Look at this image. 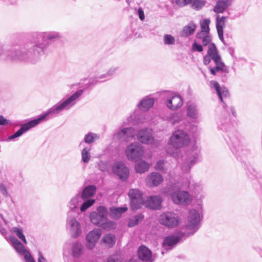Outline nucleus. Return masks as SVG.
Here are the masks:
<instances>
[{
	"label": "nucleus",
	"mask_w": 262,
	"mask_h": 262,
	"mask_svg": "<svg viewBox=\"0 0 262 262\" xmlns=\"http://www.w3.org/2000/svg\"><path fill=\"white\" fill-rule=\"evenodd\" d=\"M154 99L148 96L142 99L137 104V106L141 110L147 111L154 105Z\"/></svg>",
	"instance_id": "a878e982"
},
{
	"label": "nucleus",
	"mask_w": 262,
	"mask_h": 262,
	"mask_svg": "<svg viewBox=\"0 0 262 262\" xmlns=\"http://www.w3.org/2000/svg\"><path fill=\"white\" fill-rule=\"evenodd\" d=\"M162 119L173 125L180 121V116L178 113H169L162 116Z\"/></svg>",
	"instance_id": "473e14b6"
},
{
	"label": "nucleus",
	"mask_w": 262,
	"mask_h": 262,
	"mask_svg": "<svg viewBox=\"0 0 262 262\" xmlns=\"http://www.w3.org/2000/svg\"><path fill=\"white\" fill-rule=\"evenodd\" d=\"M39 256L38 258V262H47L46 259L45 257L41 255V253L39 252Z\"/></svg>",
	"instance_id": "e2e57ef3"
},
{
	"label": "nucleus",
	"mask_w": 262,
	"mask_h": 262,
	"mask_svg": "<svg viewBox=\"0 0 262 262\" xmlns=\"http://www.w3.org/2000/svg\"><path fill=\"white\" fill-rule=\"evenodd\" d=\"M190 179L187 180V181L181 184V187L184 189L188 188L190 187Z\"/></svg>",
	"instance_id": "bf43d9fd"
},
{
	"label": "nucleus",
	"mask_w": 262,
	"mask_h": 262,
	"mask_svg": "<svg viewBox=\"0 0 262 262\" xmlns=\"http://www.w3.org/2000/svg\"><path fill=\"white\" fill-rule=\"evenodd\" d=\"M228 5L229 2L228 1H219L214 7L213 11L217 13H223Z\"/></svg>",
	"instance_id": "f704fd0d"
},
{
	"label": "nucleus",
	"mask_w": 262,
	"mask_h": 262,
	"mask_svg": "<svg viewBox=\"0 0 262 262\" xmlns=\"http://www.w3.org/2000/svg\"><path fill=\"white\" fill-rule=\"evenodd\" d=\"M211 40V36L208 34L205 37H204V38L202 40V42L204 46H206L207 45H209L210 42Z\"/></svg>",
	"instance_id": "5fc2aeb1"
},
{
	"label": "nucleus",
	"mask_w": 262,
	"mask_h": 262,
	"mask_svg": "<svg viewBox=\"0 0 262 262\" xmlns=\"http://www.w3.org/2000/svg\"><path fill=\"white\" fill-rule=\"evenodd\" d=\"M91 147H85L81 150V160L84 163H88L91 159Z\"/></svg>",
	"instance_id": "e433bc0d"
},
{
	"label": "nucleus",
	"mask_w": 262,
	"mask_h": 262,
	"mask_svg": "<svg viewBox=\"0 0 262 262\" xmlns=\"http://www.w3.org/2000/svg\"><path fill=\"white\" fill-rule=\"evenodd\" d=\"M200 215L195 209L190 210L187 219V224L181 228L176 235H171L165 237L162 243V254L171 250L183 238L193 235L200 228Z\"/></svg>",
	"instance_id": "7ed1b4c3"
},
{
	"label": "nucleus",
	"mask_w": 262,
	"mask_h": 262,
	"mask_svg": "<svg viewBox=\"0 0 262 262\" xmlns=\"http://www.w3.org/2000/svg\"><path fill=\"white\" fill-rule=\"evenodd\" d=\"M138 256L139 258L145 262H152V252L151 250L145 246H141L138 249ZM106 262H137L135 258H130L129 261L124 259H118L116 256H112L108 258Z\"/></svg>",
	"instance_id": "39448f33"
},
{
	"label": "nucleus",
	"mask_w": 262,
	"mask_h": 262,
	"mask_svg": "<svg viewBox=\"0 0 262 262\" xmlns=\"http://www.w3.org/2000/svg\"><path fill=\"white\" fill-rule=\"evenodd\" d=\"M187 115L192 119L199 118V114L197 106L194 103H188L187 106Z\"/></svg>",
	"instance_id": "7c9ffc66"
},
{
	"label": "nucleus",
	"mask_w": 262,
	"mask_h": 262,
	"mask_svg": "<svg viewBox=\"0 0 262 262\" xmlns=\"http://www.w3.org/2000/svg\"><path fill=\"white\" fill-rule=\"evenodd\" d=\"M144 218L143 215L142 214H138L135 216H133L129 219L128 226L129 227H132L137 225L140 222H141Z\"/></svg>",
	"instance_id": "58836bf2"
},
{
	"label": "nucleus",
	"mask_w": 262,
	"mask_h": 262,
	"mask_svg": "<svg viewBox=\"0 0 262 262\" xmlns=\"http://www.w3.org/2000/svg\"><path fill=\"white\" fill-rule=\"evenodd\" d=\"M100 170L102 171H107L110 167V164L107 161H100L98 164Z\"/></svg>",
	"instance_id": "8fccbe9b"
},
{
	"label": "nucleus",
	"mask_w": 262,
	"mask_h": 262,
	"mask_svg": "<svg viewBox=\"0 0 262 262\" xmlns=\"http://www.w3.org/2000/svg\"><path fill=\"white\" fill-rule=\"evenodd\" d=\"M100 136L99 135L90 132L84 136L83 141L86 143L91 144L94 143L96 140H98Z\"/></svg>",
	"instance_id": "c9c22d12"
},
{
	"label": "nucleus",
	"mask_w": 262,
	"mask_h": 262,
	"mask_svg": "<svg viewBox=\"0 0 262 262\" xmlns=\"http://www.w3.org/2000/svg\"><path fill=\"white\" fill-rule=\"evenodd\" d=\"M136 134L134 128L125 127L115 133L114 136L121 141L128 142L135 138Z\"/></svg>",
	"instance_id": "f3484780"
},
{
	"label": "nucleus",
	"mask_w": 262,
	"mask_h": 262,
	"mask_svg": "<svg viewBox=\"0 0 262 262\" xmlns=\"http://www.w3.org/2000/svg\"><path fill=\"white\" fill-rule=\"evenodd\" d=\"M163 180V176L156 172L148 174L146 178V183L149 187H154L159 185Z\"/></svg>",
	"instance_id": "4be33fe9"
},
{
	"label": "nucleus",
	"mask_w": 262,
	"mask_h": 262,
	"mask_svg": "<svg viewBox=\"0 0 262 262\" xmlns=\"http://www.w3.org/2000/svg\"><path fill=\"white\" fill-rule=\"evenodd\" d=\"M167 153L171 155L172 156H173V157L174 158H177L178 156V153L177 152V151L176 152H172L170 149L168 148L167 149V151H166Z\"/></svg>",
	"instance_id": "052dcab7"
},
{
	"label": "nucleus",
	"mask_w": 262,
	"mask_h": 262,
	"mask_svg": "<svg viewBox=\"0 0 262 262\" xmlns=\"http://www.w3.org/2000/svg\"><path fill=\"white\" fill-rule=\"evenodd\" d=\"M136 136L138 140L143 144H152L154 140L151 129H141L138 132Z\"/></svg>",
	"instance_id": "6ab92c4d"
},
{
	"label": "nucleus",
	"mask_w": 262,
	"mask_h": 262,
	"mask_svg": "<svg viewBox=\"0 0 262 262\" xmlns=\"http://www.w3.org/2000/svg\"><path fill=\"white\" fill-rule=\"evenodd\" d=\"M144 153L143 147L137 142L128 145L125 150V155L127 159L135 162L141 159Z\"/></svg>",
	"instance_id": "9d476101"
},
{
	"label": "nucleus",
	"mask_w": 262,
	"mask_h": 262,
	"mask_svg": "<svg viewBox=\"0 0 262 262\" xmlns=\"http://www.w3.org/2000/svg\"><path fill=\"white\" fill-rule=\"evenodd\" d=\"M192 191L197 199L201 200L205 196L203 185L200 183H194L192 185Z\"/></svg>",
	"instance_id": "cd10ccee"
},
{
	"label": "nucleus",
	"mask_w": 262,
	"mask_h": 262,
	"mask_svg": "<svg viewBox=\"0 0 262 262\" xmlns=\"http://www.w3.org/2000/svg\"><path fill=\"white\" fill-rule=\"evenodd\" d=\"M260 255L262 257V250H260L259 252Z\"/></svg>",
	"instance_id": "774afa93"
},
{
	"label": "nucleus",
	"mask_w": 262,
	"mask_h": 262,
	"mask_svg": "<svg viewBox=\"0 0 262 262\" xmlns=\"http://www.w3.org/2000/svg\"><path fill=\"white\" fill-rule=\"evenodd\" d=\"M100 227H102L105 230L108 231L115 229L116 227V224L115 222L108 221L106 219L105 221L102 223Z\"/></svg>",
	"instance_id": "79ce46f5"
},
{
	"label": "nucleus",
	"mask_w": 262,
	"mask_h": 262,
	"mask_svg": "<svg viewBox=\"0 0 262 262\" xmlns=\"http://www.w3.org/2000/svg\"><path fill=\"white\" fill-rule=\"evenodd\" d=\"M66 228L70 233L72 236L76 237L81 233V225L71 212H68Z\"/></svg>",
	"instance_id": "ddd939ff"
},
{
	"label": "nucleus",
	"mask_w": 262,
	"mask_h": 262,
	"mask_svg": "<svg viewBox=\"0 0 262 262\" xmlns=\"http://www.w3.org/2000/svg\"><path fill=\"white\" fill-rule=\"evenodd\" d=\"M137 14L141 20H143L145 18L144 13L142 8H139L137 11Z\"/></svg>",
	"instance_id": "6e6d98bb"
},
{
	"label": "nucleus",
	"mask_w": 262,
	"mask_h": 262,
	"mask_svg": "<svg viewBox=\"0 0 262 262\" xmlns=\"http://www.w3.org/2000/svg\"><path fill=\"white\" fill-rule=\"evenodd\" d=\"M149 164L144 160L137 162L135 166L136 171L139 173H143L147 171L149 168Z\"/></svg>",
	"instance_id": "72a5a7b5"
},
{
	"label": "nucleus",
	"mask_w": 262,
	"mask_h": 262,
	"mask_svg": "<svg viewBox=\"0 0 262 262\" xmlns=\"http://www.w3.org/2000/svg\"><path fill=\"white\" fill-rule=\"evenodd\" d=\"M128 195L132 209H138L144 204L145 201L143 197V194L138 189H130L128 192Z\"/></svg>",
	"instance_id": "f8f14e48"
},
{
	"label": "nucleus",
	"mask_w": 262,
	"mask_h": 262,
	"mask_svg": "<svg viewBox=\"0 0 262 262\" xmlns=\"http://www.w3.org/2000/svg\"><path fill=\"white\" fill-rule=\"evenodd\" d=\"M211 57L206 55L203 58V63L205 65H208L210 62Z\"/></svg>",
	"instance_id": "13d9d810"
},
{
	"label": "nucleus",
	"mask_w": 262,
	"mask_h": 262,
	"mask_svg": "<svg viewBox=\"0 0 262 262\" xmlns=\"http://www.w3.org/2000/svg\"><path fill=\"white\" fill-rule=\"evenodd\" d=\"M196 28V25L192 22H190L185 26L181 33L182 37H187L194 33Z\"/></svg>",
	"instance_id": "c85d7f7f"
},
{
	"label": "nucleus",
	"mask_w": 262,
	"mask_h": 262,
	"mask_svg": "<svg viewBox=\"0 0 262 262\" xmlns=\"http://www.w3.org/2000/svg\"><path fill=\"white\" fill-rule=\"evenodd\" d=\"M219 128L227 130L231 126L230 119L228 116L222 117L217 121Z\"/></svg>",
	"instance_id": "2f4dec72"
},
{
	"label": "nucleus",
	"mask_w": 262,
	"mask_h": 262,
	"mask_svg": "<svg viewBox=\"0 0 262 262\" xmlns=\"http://www.w3.org/2000/svg\"><path fill=\"white\" fill-rule=\"evenodd\" d=\"M226 17H220L217 16L216 18V27L217 29V31H223V26L225 24Z\"/></svg>",
	"instance_id": "a18cd8bd"
},
{
	"label": "nucleus",
	"mask_w": 262,
	"mask_h": 262,
	"mask_svg": "<svg viewBox=\"0 0 262 262\" xmlns=\"http://www.w3.org/2000/svg\"><path fill=\"white\" fill-rule=\"evenodd\" d=\"M217 33H218V35H219V37L220 39L221 40H222V41H223V40H224L223 31H221V32L217 31Z\"/></svg>",
	"instance_id": "0e129e2a"
},
{
	"label": "nucleus",
	"mask_w": 262,
	"mask_h": 262,
	"mask_svg": "<svg viewBox=\"0 0 262 262\" xmlns=\"http://www.w3.org/2000/svg\"><path fill=\"white\" fill-rule=\"evenodd\" d=\"M83 247L79 243H75L72 247V254L75 257H79L82 253Z\"/></svg>",
	"instance_id": "4c0bfd02"
},
{
	"label": "nucleus",
	"mask_w": 262,
	"mask_h": 262,
	"mask_svg": "<svg viewBox=\"0 0 262 262\" xmlns=\"http://www.w3.org/2000/svg\"><path fill=\"white\" fill-rule=\"evenodd\" d=\"M102 240L109 247H113L116 243V237L114 235L112 234L105 235Z\"/></svg>",
	"instance_id": "ea45409f"
},
{
	"label": "nucleus",
	"mask_w": 262,
	"mask_h": 262,
	"mask_svg": "<svg viewBox=\"0 0 262 262\" xmlns=\"http://www.w3.org/2000/svg\"><path fill=\"white\" fill-rule=\"evenodd\" d=\"M83 93V90H77L69 98L63 101H59L50 108L47 110L37 118L22 124L19 130L15 134L8 137V140H12L15 138L21 136L24 133L27 132L31 128L35 127L40 122L46 120L48 116L54 117L58 116L62 111L69 110L76 104Z\"/></svg>",
	"instance_id": "f03ea898"
},
{
	"label": "nucleus",
	"mask_w": 262,
	"mask_h": 262,
	"mask_svg": "<svg viewBox=\"0 0 262 262\" xmlns=\"http://www.w3.org/2000/svg\"><path fill=\"white\" fill-rule=\"evenodd\" d=\"M190 141V137L186 131L177 129L172 133L168 143L174 148L178 149L187 146Z\"/></svg>",
	"instance_id": "423d86ee"
},
{
	"label": "nucleus",
	"mask_w": 262,
	"mask_h": 262,
	"mask_svg": "<svg viewBox=\"0 0 262 262\" xmlns=\"http://www.w3.org/2000/svg\"><path fill=\"white\" fill-rule=\"evenodd\" d=\"M172 201L176 204L188 205L192 201V197L187 191L178 190L171 194Z\"/></svg>",
	"instance_id": "2eb2a0df"
},
{
	"label": "nucleus",
	"mask_w": 262,
	"mask_h": 262,
	"mask_svg": "<svg viewBox=\"0 0 262 262\" xmlns=\"http://www.w3.org/2000/svg\"><path fill=\"white\" fill-rule=\"evenodd\" d=\"M155 169L162 172H165L166 169L165 167V161L163 160L158 161L155 164Z\"/></svg>",
	"instance_id": "de8ad7c7"
},
{
	"label": "nucleus",
	"mask_w": 262,
	"mask_h": 262,
	"mask_svg": "<svg viewBox=\"0 0 262 262\" xmlns=\"http://www.w3.org/2000/svg\"><path fill=\"white\" fill-rule=\"evenodd\" d=\"M183 104V99L179 94H173L165 101V104L169 110L176 111L179 109Z\"/></svg>",
	"instance_id": "a211bd4d"
},
{
	"label": "nucleus",
	"mask_w": 262,
	"mask_h": 262,
	"mask_svg": "<svg viewBox=\"0 0 262 262\" xmlns=\"http://www.w3.org/2000/svg\"><path fill=\"white\" fill-rule=\"evenodd\" d=\"M0 193L5 196L8 197L9 196L8 191L3 184H0Z\"/></svg>",
	"instance_id": "864d4df0"
},
{
	"label": "nucleus",
	"mask_w": 262,
	"mask_h": 262,
	"mask_svg": "<svg viewBox=\"0 0 262 262\" xmlns=\"http://www.w3.org/2000/svg\"><path fill=\"white\" fill-rule=\"evenodd\" d=\"M117 70L118 67H112L106 73L102 74L95 78L84 79L83 80V83L84 85V89H88L98 82H102L110 79Z\"/></svg>",
	"instance_id": "9b49d317"
},
{
	"label": "nucleus",
	"mask_w": 262,
	"mask_h": 262,
	"mask_svg": "<svg viewBox=\"0 0 262 262\" xmlns=\"http://www.w3.org/2000/svg\"><path fill=\"white\" fill-rule=\"evenodd\" d=\"M101 230L95 228L90 231L86 237V246L90 249H93L101 235Z\"/></svg>",
	"instance_id": "aec40b11"
},
{
	"label": "nucleus",
	"mask_w": 262,
	"mask_h": 262,
	"mask_svg": "<svg viewBox=\"0 0 262 262\" xmlns=\"http://www.w3.org/2000/svg\"><path fill=\"white\" fill-rule=\"evenodd\" d=\"M10 241L15 251L20 255L23 256L26 262H35L30 253L24 247V245L15 237H10Z\"/></svg>",
	"instance_id": "dca6fc26"
},
{
	"label": "nucleus",
	"mask_w": 262,
	"mask_h": 262,
	"mask_svg": "<svg viewBox=\"0 0 262 262\" xmlns=\"http://www.w3.org/2000/svg\"><path fill=\"white\" fill-rule=\"evenodd\" d=\"M7 123V120L3 116H0V125H4Z\"/></svg>",
	"instance_id": "680f3d73"
},
{
	"label": "nucleus",
	"mask_w": 262,
	"mask_h": 262,
	"mask_svg": "<svg viewBox=\"0 0 262 262\" xmlns=\"http://www.w3.org/2000/svg\"><path fill=\"white\" fill-rule=\"evenodd\" d=\"M207 55L211 57L215 64V67L210 68L211 74L215 75L216 73H220L225 76L229 73L228 69L221 60V57L218 54L217 48L214 43H211L208 46Z\"/></svg>",
	"instance_id": "20e7f679"
},
{
	"label": "nucleus",
	"mask_w": 262,
	"mask_h": 262,
	"mask_svg": "<svg viewBox=\"0 0 262 262\" xmlns=\"http://www.w3.org/2000/svg\"><path fill=\"white\" fill-rule=\"evenodd\" d=\"M83 202L80 204V210L81 212L85 211L87 209L92 206L95 202L94 199H87L83 200Z\"/></svg>",
	"instance_id": "a19ab883"
},
{
	"label": "nucleus",
	"mask_w": 262,
	"mask_h": 262,
	"mask_svg": "<svg viewBox=\"0 0 262 262\" xmlns=\"http://www.w3.org/2000/svg\"><path fill=\"white\" fill-rule=\"evenodd\" d=\"M192 7L196 10L201 9L205 4L204 0H192Z\"/></svg>",
	"instance_id": "09e8293b"
},
{
	"label": "nucleus",
	"mask_w": 262,
	"mask_h": 262,
	"mask_svg": "<svg viewBox=\"0 0 262 262\" xmlns=\"http://www.w3.org/2000/svg\"><path fill=\"white\" fill-rule=\"evenodd\" d=\"M230 143H229V146L231 150L233 151H238L242 149V142L241 139L234 135H232L229 137Z\"/></svg>",
	"instance_id": "393cba45"
},
{
	"label": "nucleus",
	"mask_w": 262,
	"mask_h": 262,
	"mask_svg": "<svg viewBox=\"0 0 262 262\" xmlns=\"http://www.w3.org/2000/svg\"><path fill=\"white\" fill-rule=\"evenodd\" d=\"M209 33L206 32H204L202 31H201L200 32H198L196 35V37L198 39H203L204 38V37H205L206 35H207Z\"/></svg>",
	"instance_id": "4d7b16f0"
},
{
	"label": "nucleus",
	"mask_w": 262,
	"mask_h": 262,
	"mask_svg": "<svg viewBox=\"0 0 262 262\" xmlns=\"http://www.w3.org/2000/svg\"><path fill=\"white\" fill-rule=\"evenodd\" d=\"M210 84L215 89L220 101L224 103L223 106L224 110L228 114L231 112L233 116H235V111L234 108L232 106L228 107L225 103L230 95L228 89L225 86L221 87L220 84L216 81H211Z\"/></svg>",
	"instance_id": "6e6552de"
},
{
	"label": "nucleus",
	"mask_w": 262,
	"mask_h": 262,
	"mask_svg": "<svg viewBox=\"0 0 262 262\" xmlns=\"http://www.w3.org/2000/svg\"><path fill=\"white\" fill-rule=\"evenodd\" d=\"M192 50L193 52H202L203 50V47L201 45L197 43L195 41L192 45Z\"/></svg>",
	"instance_id": "3c124183"
},
{
	"label": "nucleus",
	"mask_w": 262,
	"mask_h": 262,
	"mask_svg": "<svg viewBox=\"0 0 262 262\" xmlns=\"http://www.w3.org/2000/svg\"><path fill=\"white\" fill-rule=\"evenodd\" d=\"M192 0H176V3L180 7L185 6L191 3Z\"/></svg>",
	"instance_id": "603ef678"
},
{
	"label": "nucleus",
	"mask_w": 262,
	"mask_h": 262,
	"mask_svg": "<svg viewBox=\"0 0 262 262\" xmlns=\"http://www.w3.org/2000/svg\"><path fill=\"white\" fill-rule=\"evenodd\" d=\"M162 201V198L159 195L150 196L147 198L143 205L151 209H159Z\"/></svg>",
	"instance_id": "5701e85b"
},
{
	"label": "nucleus",
	"mask_w": 262,
	"mask_h": 262,
	"mask_svg": "<svg viewBox=\"0 0 262 262\" xmlns=\"http://www.w3.org/2000/svg\"><path fill=\"white\" fill-rule=\"evenodd\" d=\"M0 216H1V217L2 218V219L4 221V222L6 223V220L4 219V218L3 216V215L0 214Z\"/></svg>",
	"instance_id": "338daca9"
},
{
	"label": "nucleus",
	"mask_w": 262,
	"mask_h": 262,
	"mask_svg": "<svg viewBox=\"0 0 262 262\" xmlns=\"http://www.w3.org/2000/svg\"><path fill=\"white\" fill-rule=\"evenodd\" d=\"M0 232L2 234H5L6 232V230L2 227L1 225L0 224Z\"/></svg>",
	"instance_id": "69168bd1"
},
{
	"label": "nucleus",
	"mask_w": 262,
	"mask_h": 262,
	"mask_svg": "<svg viewBox=\"0 0 262 262\" xmlns=\"http://www.w3.org/2000/svg\"><path fill=\"white\" fill-rule=\"evenodd\" d=\"M113 172L118 176L120 179L126 180L129 176V170L123 163L116 162L112 166Z\"/></svg>",
	"instance_id": "412c9836"
},
{
	"label": "nucleus",
	"mask_w": 262,
	"mask_h": 262,
	"mask_svg": "<svg viewBox=\"0 0 262 262\" xmlns=\"http://www.w3.org/2000/svg\"><path fill=\"white\" fill-rule=\"evenodd\" d=\"M61 33L57 31L36 32L33 34L35 44L28 49L21 48L9 53L0 47V58L6 55L13 61H30L35 63L41 56L48 54L49 47L51 43L61 37Z\"/></svg>",
	"instance_id": "f257e3e1"
},
{
	"label": "nucleus",
	"mask_w": 262,
	"mask_h": 262,
	"mask_svg": "<svg viewBox=\"0 0 262 262\" xmlns=\"http://www.w3.org/2000/svg\"><path fill=\"white\" fill-rule=\"evenodd\" d=\"M12 231L15 233L18 237L21 239L25 244H27V241L26 237L23 234V232L21 229L17 227H14L12 229Z\"/></svg>",
	"instance_id": "37998d69"
},
{
	"label": "nucleus",
	"mask_w": 262,
	"mask_h": 262,
	"mask_svg": "<svg viewBox=\"0 0 262 262\" xmlns=\"http://www.w3.org/2000/svg\"><path fill=\"white\" fill-rule=\"evenodd\" d=\"M96 191V187L95 186L93 185H88L83 189L80 196L82 200L90 199V198L95 195Z\"/></svg>",
	"instance_id": "bb28decb"
},
{
	"label": "nucleus",
	"mask_w": 262,
	"mask_h": 262,
	"mask_svg": "<svg viewBox=\"0 0 262 262\" xmlns=\"http://www.w3.org/2000/svg\"><path fill=\"white\" fill-rule=\"evenodd\" d=\"M200 148L196 145H193L188 151L187 162L183 164L181 169L183 173L189 172L193 165L199 161Z\"/></svg>",
	"instance_id": "1a4fd4ad"
},
{
	"label": "nucleus",
	"mask_w": 262,
	"mask_h": 262,
	"mask_svg": "<svg viewBox=\"0 0 262 262\" xmlns=\"http://www.w3.org/2000/svg\"><path fill=\"white\" fill-rule=\"evenodd\" d=\"M210 23V20L209 19H204L202 21L200 22L201 25V31L204 32H206L209 33V24Z\"/></svg>",
	"instance_id": "c03bdc74"
},
{
	"label": "nucleus",
	"mask_w": 262,
	"mask_h": 262,
	"mask_svg": "<svg viewBox=\"0 0 262 262\" xmlns=\"http://www.w3.org/2000/svg\"><path fill=\"white\" fill-rule=\"evenodd\" d=\"M127 210L126 206L122 207H113L110 208V216L112 219H118L121 216L122 214Z\"/></svg>",
	"instance_id": "c756f323"
},
{
	"label": "nucleus",
	"mask_w": 262,
	"mask_h": 262,
	"mask_svg": "<svg viewBox=\"0 0 262 262\" xmlns=\"http://www.w3.org/2000/svg\"><path fill=\"white\" fill-rule=\"evenodd\" d=\"M82 200V199L79 193H77L73 196L68 204V207L70 209L68 212H71V214H73V213H78V206L81 204Z\"/></svg>",
	"instance_id": "b1692460"
},
{
	"label": "nucleus",
	"mask_w": 262,
	"mask_h": 262,
	"mask_svg": "<svg viewBox=\"0 0 262 262\" xmlns=\"http://www.w3.org/2000/svg\"><path fill=\"white\" fill-rule=\"evenodd\" d=\"M163 41L165 45H171L175 43L174 37L170 34H165L163 36Z\"/></svg>",
	"instance_id": "49530a36"
},
{
	"label": "nucleus",
	"mask_w": 262,
	"mask_h": 262,
	"mask_svg": "<svg viewBox=\"0 0 262 262\" xmlns=\"http://www.w3.org/2000/svg\"><path fill=\"white\" fill-rule=\"evenodd\" d=\"M97 212L93 211L90 214V219L92 223L95 225L100 226L105 221L107 215V209L104 206H99Z\"/></svg>",
	"instance_id": "4468645a"
},
{
	"label": "nucleus",
	"mask_w": 262,
	"mask_h": 262,
	"mask_svg": "<svg viewBox=\"0 0 262 262\" xmlns=\"http://www.w3.org/2000/svg\"><path fill=\"white\" fill-rule=\"evenodd\" d=\"M159 222L164 226L172 229L180 224L181 219L179 214L174 211H166L159 215Z\"/></svg>",
	"instance_id": "0eeeda50"
}]
</instances>
